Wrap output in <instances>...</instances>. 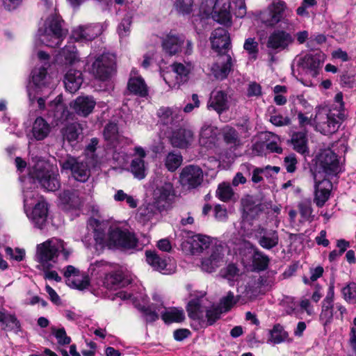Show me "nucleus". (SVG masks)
<instances>
[{"label":"nucleus","mask_w":356,"mask_h":356,"mask_svg":"<svg viewBox=\"0 0 356 356\" xmlns=\"http://www.w3.org/2000/svg\"><path fill=\"white\" fill-rule=\"evenodd\" d=\"M64 276L67 279L68 285L83 290L89 285V279L86 275L81 273L80 270L73 266L69 265L66 267Z\"/></svg>","instance_id":"nucleus-24"},{"label":"nucleus","mask_w":356,"mask_h":356,"mask_svg":"<svg viewBox=\"0 0 356 356\" xmlns=\"http://www.w3.org/2000/svg\"><path fill=\"white\" fill-rule=\"evenodd\" d=\"M223 139L225 143L231 147H236L241 145L238 134L232 127H225L223 130Z\"/></svg>","instance_id":"nucleus-46"},{"label":"nucleus","mask_w":356,"mask_h":356,"mask_svg":"<svg viewBox=\"0 0 356 356\" xmlns=\"http://www.w3.org/2000/svg\"><path fill=\"white\" fill-rule=\"evenodd\" d=\"M47 67L42 66L35 68L32 72L33 86L29 88L28 93L29 99L33 102L36 95L44 92H50L54 88L51 77L47 72Z\"/></svg>","instance_id":"nucleus-5"},{"label":"nucleus","mask_w":356,"mask_h":356,"mask_svg":"<svg viewBox=\"0 0 356 356\" xmlns=\"http://www.w3.org/2000/svg\"><path fill=\"white\" fill-rule=\"evenodd\" d=\"M270 340L273 343H280L282 342L289 341V334L284 330L283 326L280 324L274 325L270 332Z\"/></svg>","instance_id":"nucleus-48"},{"label":"nucleus","mask_w":356,"mask_h":356,"mask_svg":"<svg viewBox=\"0 0 356 356\" xmlns=\"http://www.w3.org/2000/svg\"><path fill=\"white\" fill-rule=\"evenodd\" d=\"M299 212L302 218L307 221L312 222L314 219L312 216L313 209L310 200H305L298 204Z\"/></svg>","instance_id":"nucleus-57"},{"label":"nucleus","mask_w":356,"mask_h":356,"mask_svg":"<svg viewBox=\"0 0 356 356\" xmlns=\"http://www.w3.org/2000/svg\"><path fill=\"white\" fill-rule=\"evenodd\" d=\"M211 47L218 53V56L223 54H229L231 46L228 31L224 28L216 29L210 37Z\"/></svg>","instance_id":"nucleus-14"},{"label":"nucleus","mask_w":356,"mask_h":356,"mask_svg":"<svg viewBox=\"0 0 356 356\" xmlns=\"http://www.w3.org/2000/svg\"><path fill=\"white\" fill-rule=\"evenodd\" d=\"M31 179L37 181L41 188L47 191H56L60 186L58 174L56 172L49 170L42 165L38 163L31 172Z\"/></svg>","instance_id":"nucleus-7"},{"label":"nucleus","mask_w":356,"mask_h":356,"mask_svg":"<svg viewBox=\"0 0 356 356\" xmlns=\"http://www.w3.org/2000/svg\"><path fill=\"white\" fill-rule=\"evenodd\" d=\"M291 140L293 149L296 152L302 154L308 152L307 136L306 131L294 132L291 136Z\"/></svg>","instance_id":"nucleus-42"},{"label":"nucleus","mask_w":356,"mask_h":356,"mask_svg":"<svg viewBox=\"0 0 356 356\" xmlns=\"http://www.w3.org/2000/svg\"><path fill=\"white\" fill-rule=\"evenodd\" d=\"M318 173L325 177H333L341 171L339 157L331 149L321 151L317 158Z\"/></svg>","instance_id":"nucleus-6"},{"label":"nucleus","mask_w":356,"mask_h":356,"mask_svg":"<svg viewBox=\"0 0 356 356\" xmlns=\"http://www.w3.org/2000/svg\"><path fill=\"white\" fill-rule=\"evenodd\" d=\"M225 263L224 248L222 245H215L211 249L210 255L205 257L202 261V269L206 272L211 273Z\"/></svg>","instance_id":"nucleus-19"},{"label":"nucleus","mask_w":356,"mask_h":356,"mask_svg":"<svg viewBox=\"0 0 356 356\" xmlns=\"http://www.w3.org/2000/svg\"><path fill=\"white\" fill-rule=\"evenodd\" d=\"M113 198L116 202L125 201L127 205L131 209H135L138 206V200L134 196L127 194L123 190H118Z\"/></svg>","instance_id":"nucleus-53"},{"label":"nucleus","mask_w":356,"mask_h":356,"mask_svg":"<svg viewBox=\"0 0 356 356\" xmlns=\"http://www.w3.org/2000/svg\"><path fill=\"white\" fill-rule=\"evenodd\" d=\"M60 253H63L65 259H67L70 252L65 248L63 241L51 238L37 245L35 260L41 268H52L57 263Z\"/></svg>","instance_id":"nucleus-2"},{"label":"nucleus","mask_w":356,"mask_h":356,"mask_svg":"<svg viewBox=\"0 0 356 356\" xmlns=\"http://www.w3.org/2000/svg\"><path fill=\"white\" fill-rule=\"evenodd\" d=\"M115 60L112 55L103 54L97 56L92 64L90 73L101 81L109 79L114 70Z\"/></svg>","instance_id":"nucleus-8"},{"label":"nucleus","mask_w":356,"mask_h":356,"mask_svg":"<svg viewBox=\"0 0 356 356\" xmlns=\"http://www.w3.org/2000/svg\"><path fill=\"white\" fill-rule=\"evenodd\" d=\"M67 110L62 101L61 96H57L54 100L51 102L48 106V114L56 120H60L66 115Z\"/></svg>","instance_id":"nucleus-41"},{"label":"nucleus","mask_w":356,"mask_h":356,"mask_svg":"<svg viewBox=\"0 0 356 356\" xmlns=\"http://www.w3.org/2000/svg\"><path fill=\"white\" fill-rule=\"evenodd\" d=\"M216 129L209 124H204L199 134V144L206 149H212L216 147L218 141Z\"/></svg>","instance_id":"nucleus-29"},{"label":"nucleus","mask_w":356,"mask_h":356,"mask_svg":"<svg viewBox=\"0 0 356 356\" xmlns=\"http://www.w3.org/2000/svg\"><path fill=\"white\" fill-rule=\"evenodd\" d=\"M193 0H176L175 6L177 10L183 14H190L193 10Z\"/></svg>","instance_id":"nucleus-59"},{"label":"nucleus","mask_w":356,"mask_h":356,"mask_svg":"<svg viewBox=\"0 0 356 356\" xmlns=\"http://www.w3.org/2000/svg\"><path fill=\"white\" fill-rule=\"evenodd\" d=\"M62 170H70L72 176L76 181L86 182L90 176V170L87 163L81 161L73 156H67L65 160L60 162Z\"/></svg>","instance_id":"nucleus-9"},{"label":"nucleus","mask_w":356,"mask_h":356,"mask_svg":"<svg viewBox=\"0 0 356 356\" xmlns=\"http://www.w3.org/2000/svg\"><path fill=\"white\" fill-rule=\"evenodd\" d=\"M264 139L266 140V148L271 152L281 154L282 148L279 145L280 138L278 136L271 133L266 132L263 134Z\"/></svg>","instance_id":"nucleus-45"},{"label":"nucleus","mask_w":356,"mask_h":356,"mask_svg":"<svg viewBox=\"0 0 356 356\" xmlns=\"http://www.w3.org/2000/svg\"><path fill=\"white\" fill-rule=\"evenodd\" d=\"M147 262L156 270L163 274H170L173 272V266L168 263L165 257H162L156 252L146 251Z\"/></svg>","instance_id":"nucleus-28"},{"label":"nucleus","mask_w":356,"mask_h":356,"mask_svg":"<svg viewBox=\"0 0 356 356\" xmlns=\"http://www.w3.org/2000/svg\"><path fill=\"white\" fill-rule=\"evenodd\" d=\"M208 109H213L218 114L229 108L227 94L222 90L213 91L207 103Z\"/></svg>","instance_id":"nucleus-26"},{"label":"nucleus","mask_w":356,"mask_h":356,"mask_svg":"<svg viewBox=\"0 0 356 356\" xmlns=\"http://www.w3.org/2000/svg\"><path fill=\"white\" fill-rule=\"evenodd\" d=\"M63 21L58 17H49L38 32L39 41L45 46L55 48L58 47L67 35V30L62 27Z\"/></svg>","instance_id":"nucleus-3"},{"label":"nucleus","mask_w":356,"mask_h":356,"mask_svg":"<svg viewBox=\"0 0 356 356\" xmlns=\"http://www.w3.org/2000/svg\"><path fill=\"white\" fill-rule=\"evenodd\" d=\"M127 284L128 282L124 278L123 272L120 270L106 274L104 280L105 287L111 290H116L118 288L124 286Z\"/></svg>","instance_id":"nucleus-35"},{"label":"nucleus","mask_w":356,"mask_h":356,"mask_svg":"<svg viewBox=\"0 0 356 356\" xmlns=\"http://www.w3.org/2000/svg\"><path fill=\"white\" fill-rule=\"evenodd\" d=\"M344 300L350 304H356V283L351 282L348 283L341 289Z\"/></svg>","instance_id":"nucleus-52"},{"label":"nucleus","mask_w":356,"mask_h":356,"mask_svg":"<svg viewBox=\"0 0 356 356\" xmlns=\"http://www.w3.org/2000/svg\"><path fill=\"white\" fill-rule=\"evenodd\" d=\"M243 48L252 58H257L259 49L258 42L254 38H249L246 39L243 44Z\"/></svg>","instance_id":"nucleus-60"},{"label":"nucleus","mask_w":356,"mask_h":356,"mask_svg":"<svg viewBox=\"0 0 356 356\" xmlns=\"http://www.w3.org/2000/svg\"><path fill=\"white\" fill-rule=\"evenodd\" d=\"M204 178L202 168L197 165L185 166L179 175V181L182 186L188 189H194L200 186Z\"/></svg>","instance_id":"nucleus-10"},{"label":"nucleus","mask_w":356,"mask_h":356,"mask_svg":"<svg viewBox=\"0 0 356 356\" xmlns=\"http://www.w3.org/2000/svg\"><path fill=\"white\" fill-rule=\"evenodd\" d=\"M161 317L165 323L170 324L182 322L185 318V314L181 308L170 307L161 312Z\"/></svg>","instance_id":"nucleus-40"},{"label":"nucleus","mask_w":356,"mask_h":356,"mask_svg":"<svg viewBox=\"0 0 356 356\" xmlns=\"http://www.w3.org/2000/svg\"><path fill=\"white\" fill-rule=\"evenodd\" d=\"M134 156L130 165V170L134 177L143 179L147 175V166L144 159L147 156L146 151L140 146H136L134 149Z\"/></svg>","instance_id":"nucleus-16"},{"label":"nucleus","mask_w":356,"mask_h":356,"mask_svg":"<svg viewBox=\"0 0 356 356\" xmlns=\"http://www.w3.org/2000/svg\"><path fill=\"white\" fill-rule=\"evenodd\" d=\"M346 118V113H337L327 108H320L315 117L316 129L324 135L332 134L337 131Z\"/></svg>","instance_id":"nucleus-4"},{"label":"nucleus","mask_w":356,"mask_h":356,"mask_svg":"<svg viewBox=\"0 0 356 356\" xmlns=\"http://www.w3.org/2000/svg\"><path fill=\"white\" fill-rule=\"evenodd\" d=\"M314 202L316 205L321 208L330 197L331 191L332 189V182L326 178L321 181L317 180V174H314Z\"/></svg>","instance_id":"nucleus-15"},{"label":"nucleus","mask_w":356,"mask_h":356,"mask_svg":"<svg viewBox=\"0 0 356 356\" xmlns=\"http://www.w3.org/2000/svg\"><path fill=\"white\" fill-rule=\"evenodd\" d=\"M172 72L175 74V82L171 83L164 76V80L169 86L175 87L176 85L186 83L189 79V74L194 69V65L191 62L178 63L175 62L171 65Z\"/></svg>","instance_id":"nucleus-22"},{"label":"nucleus","mask_w":356,"mask_h":356,"mask_svg":"<svg viewBox=\"0 0 356 356\" xmlns=\"http://www.w3.org/2000/svg\"><path fill=\"white\" fill-rule=\"evenodd\" d=\"M325 60V56L323 52L307 54L299 58L298 65L307 74L315 77L319 74Z\"/></svg>","instance_id":"nucleus-12"},{"label":"nucleus","mask_w":356,"mask_h":356,"mask_svg":"<svg viewBox=\"0 0 356 356\" xmlns=\"http://www.w3.org/2000/svg\"><path fill=\"white\" fill-rule=\"evenodd\" d=\"M60 199L67 209H79L83 202V200L77 190L65 191L60 195Z\"/></svg>","instance_id":"nucleus-34"},{"label":"nucleus","mask_w":356,"mask_h":356,"mask_svg":"<svg viewBox=\"0 0 356 356\" xmlns=\"http://www.w3.org/2000/svg\"><path fill=\"white\" fill-rule=\"evenodd\" d=\"M334 304L322 302L319 319L321 323L326 326L331 323L333 319Z\"/></svg>","instance_id":"nucleus-51"},{"label":"nucleus","mask_w":356,"mask_h":356,"mask_svg":"<svg viewBox=\"0 0 356 356\" xmlns=\"http://www.w3.org/2000/svg\"><path fill=\"white\" fill-rule=\"evenodd\" d=\"M90 225L94 227V238L102 247L108 248H120L123 250L134 249L137 247L138 239L129 232L119 228L111 229L106 238L104 224L95 219L90 221Z\"/></svg>","instance_id":"nucleus-1"},{"label":"nucleus","mask_w":356,"mask_h":356,"mask_svg":"<svg viewBox=\"0 0 356 356\" xmlns=\"http://www.w3.org/2000/svg\"><path fill=\"white\" fill-rule=\"evenodd\" d=\"M83 83L82 73L80 70L70 69L65 76L64 83L67 90L71 93L76 92Z\"/></svg>","instance_id":"nucleus-36"},{"label":"nucleus","mask_w":356,"mask_h":356,"mask_svg":"<svg viewBox=\"0 0 356 356\" xmlns=\"http://www.w3.org/2000/svg\"><path fill=\"white\" fill-rule=\"evenodd\" d=\"M132 22V17L130 15L127 14L122 19L121 22L118 27V33L121 39L129 35L131 32V25Z\"/></svg>","instance_id":"nucleus-55"},{"label":"nucleus","mask_w":356,"mask_h":356,"mask_svg":"<svg viewBox=\"0 0 356 356\" xmlns=\"http://www.w3.org/2000/svg\"><path fill=\"white\" fill-rule=\"evenodd\" d=\"M59 56L64 58L66 63L72 64L77 58V51L75 45L69 42L60 51Z\"/></svg>","instance_id":"nucleus-47"},{"label":"nucleus","mask_w":356,"mask_h":356,"mask_svg":"<svg viewBox=\"0 0 356 356\" xmlns=\"http://www.w3.org/2000/svg\"><path fill=\"white\" fill-rule=\"evenodd\" d=\"M184 42V35L170 33L162 41L163 50L170 56L176 55L181 51Z\"/></svg>","instance_id":"nucleus-27"},{"label":"nucleus","mask_w":356,"mask_h":356,"mask_svg":"<svg viewBox=\"0 0 356 356\" xmlns=\"http://www.w3.org/2000/svg\"><path fill=\"white\" fill-rule=\"evenodd\" d=\"M53 333L60 345H67L71 342L70 337L67 336L66 332L63 327L59 329H53Z\"/></svg>","instance_id":"nucleus-63"},{"label":"nucleus","mask_w":356,"mask_h":356,"mask_svg":"<svg viewBox=\"0 0 356 356\" xmlns=\"http://www.w3.org/2000/svg\"><path fill=\"white\" fill-rule=\"evenodd\" d=\"M81 133V128L79 124L76 123L67 125L63 131L64 138L69 142L76 141Z\"/></svg>","instance_id":"nucleus-50"},{"label":"nucleus","mask_w":356,"mask_h":356,"mask_svg":"<svg viewBox=\"0 0 356 356\" xmlns=\"http://www.w3.org/2000/svg\"><path fill=\"white\" fill-rule=\"evenodd\" d=\"M127 87L129 91L136 95L144 97L148 94L147 86L144 79L138 75L136 70L131 72Z\"/></svg>","instance_id":"nucleus-30"},{"label":"nucleus","mask_w":356,"mask_h":356,"mask_svg":"<svg viewBox=\"0 0 356 356\" xmlns=\"http://www.w3.org/2000/svg\"><path fill=\"white\" fill-rule=\"evenodd\" d=\"M102 31V26L98 23L81 25L73 29L72 38L76 42H87L99 35Z\"/></svg>","instance_id":"nucleus-13"},{"label":"nucleus","mask_w":356,"mask_h":356,"mask_svg":"<svg viewBox=\"0 0 356 356\" xmlns=\"http://www.w3.org/2000/svg\"><path fill=\"white\" fill-rule=\"evenodd\" d=\"M5 252L7 256L11 259H14L17 261H21L25 257V251L23 249L15 248L13 250L10 247H7L5 249Z\"/></svg>","instance_id":"nucleus-62"},{"label":"nucleus","mask_w":356,"mask_h":356,"mask_svg":"<svg viewBox=\"0 0 356 356\" xmlns=\"http://www.w3.org/2000/svg\"><path fill=\"white\" fill-rule=\"evenodd\" d=\"M224 313L218 306H212L209 307L208 305L205 310L206 317L209 325H213L218 318L221 314Z\"/></svg>","instance_id":"nucleus-58"},{"label":"nucleus","mask_w":356,"mask_h":356,"mask_svg":"<svg viewBox=\"0 0 356 356\" xmlns=\"http://www.w3.org/2000/svg\"><path fill=\"white\" fill-rule=\"evenodd\" d=\"M48 214L47 204L45 202H38L33 209L31 213L29 216L34 225L42 229L46 225Z\"/></svg>","instance_id":"nucleus-32"},{"label":"nucleus","mask_w":356,"mask_h":356,"mask_svg":"<svg viewBox=\"0 0 356 356\" xmlns=\"http://www.w3.org/2000/svg\"><path fill=\"white\" fill-rule=\"evenodd\" d=\"M275 283V277L273 273H268L260 276L254 284V295L264 294L269 291Z\"/></svg>","instance_id":"nucleus-38"},{"label":"nucleus","mask_w":356,"mask_h":356,"mask_svg":"<svg viewBox=\"0 0 356 356\" xmlns=\"http://www.w3.org/2000/svg\"><path fill=\"white\" fill-rule=\"evenodd\" d=\"M195 141V134L193 130L188 128L181 127L172 132L170 142L174 147L187 149Z\"/></svg>","instance_id":"nucleus-17"},{"label":"nucleus","mask_w":356,"mask_h":356,"mask_svg":"<svg viewBox=\"0 0 356 356\" xmlns=\"http://www.w3.org/2000/svg\"><path fill=\"white\" fill-rule=\"evenodd\" d=\"M95 104L92 97L81 96L74 100L72 107L78 115L86 117L92 113Z\"/></svg>","instance_id":"nucleus-33"},{"label":"nucleus","mask_w":356,"mask_h":356,"mask_svg":"<svg viewBox=\"0 0 356 356\" xmlns=\"http://www.w3.org/2000/svg\"><path fill=\"white\" fill-rule=\"evenodd\" d=\"M180 113L179 108L161 107L157 111V116L162 124H169L180 120Z\"/></svg>","instance_id":"nucleus-39"},{"label":"nucleus","mask_w":356,"mask_h":356,"mask_svg":"<svg viewBox=\"0 0 356 356\" xmlns=\"http://www.w3.org/2000/svg\"><path fill=\"white\" fill-rule=\"evenodd\" d=\"M330 110H333V111L337 113H345V107L344 102L343 101V93L339 92L336 94L334 97V104L332 106Z\"/></svg>","instance_id":"nucleus-64"},{"label":"nucleus","mask_w":356,"mask_h":356,"mask_svg":"<svg viewBox=\"0 0 356 356\" xmlns=\"http://www.w3.org/2000/svg\"><path fill=\"white\" fill-rule=\"evenodd\" d=\"M281 305L284 308L285 313L288 315L294 314L297 307L294 298L291 296L284 297L282 300Z\"/></svg>","instance_id":"nucleus-61"},{"label":"nucleus","mask_w":356,"mask_h":356,"mask_svg":"<svg viewBox=\"0 0 356 356\" xmlns=\"http://www.w3.org/2000/svg\"><path fill=\"white\" fill-rule=\"evenodd\" d=\"M183 157L179 152H170L164 159L165 168L170 172H175L182 163Z\"/></svg>","instance_id":"nucleus-44"},{"label":"nucleus","mask_w":356,"mask_h":356,"mask_svg":"<svg viewBox=\"0 0 356 356\" xmlns=\"http://www.w3.org/2000/svg\"><path fill=\"white\" fill-rule=\"evenodd\" d=\"M238 296H234L233 292L229 291L226 296H223L220 299L218 306L224 313H226L231 310V309L238 302Z\"/></svg>","instance_id":"nucleus-49"},{"label":"nucleus","mask_w":356,"mask_h":356,"mask_svg":"<svg viewBox=\"0 0 356 356\" xmlns=\"http://www.w3.org/2000/svg\"><path fill=\"white\" fill-rule=\"evenodd\" d=\"M234 195L232 188L229 184L222 183L219 184L217 191L216 196L219 200L223 202L230 200Z\"/></svg>","instance_id":"nucleus-54"},{"label":"nucleus","mask_w":356,"mask_h":356,"mask_svg":"<svg viewBox=\"0 0 356 356\" xmlns=\"http://www.w3.org/2000/svg\"><path fill=\"white\" fill-rule=\"evenodd\" d=\"M51 131L50 124L42 117L37 118L32 126V136L36 140H42L48 136Z\"/></svg>","instance_id":"nucleus-37"},{"label":"nucleus","mask_w":356,"mask_h":356,"mask_svg":"<svg viewBox=\"0 0 356 356\" xmlns=\"http://www.w3.org/2000/svg\"><path fill=\"white\" fill-rule=\"evenodd\" d=\"M230 8L229 0H216L211 13L212 18L220 24L229 23L232 17Z\"/></svg>","instance_id":"nucleus-25"},{"label":"nucleus","mask_w":356,"mask_h":356,"mask_svg":"<svg viewBox=\"0 0 356 356\" xmlns=\"http://www.w3.org/2000/svg\"><path fill=\"white\" fill-rule=\"evenodd\" d=\"M104 137L109 145L115 147L120 138L117 124L113 122L107 124L104 130Z\"/></svg>","instance_id":"nucleus-43"},{"label":"nucleus","mask_w":356,"mask_h":356,"mask_svg":"<svg viewBox=\"0 0 356 356\" xmlns=\"http://www.w3.org/2000/svg\"><path fill=\"white\" fill-rule=\"evenodd\" d=\"M173 192V186L169 182L164 183L154 191V202L159 210H163L170 204Z\"/></svg>","instance_id":"nucleus-20"},{"label":"nucleus","mask_w":356,"mask_h":356,"mask_svg":"<svg viewBox=\"0 0 356 356\" xmlns=\"http://www.w3.org/2000/svg\"><path fill=\"white\" fill-rule=\"evenodd\" d=\"M161 306H163V304H161L159 306H156L152 304L147 307H143L142 309L145 321L147 323H153L159 319V314L156 312V310L159 312Z\"/></svg>","instance_id":"nucleus-56"},{"label":"nucleus","mask_w":356,"mask_h":356,"mask_svg":"<svg viewBox=\"0 0 356 356\" xmlns=\"http://www.w3.org/2000/svg\"><path fill=\"white\" fill-rule=\"evenodd\" d=\"M255 234L259 244L264 249L270 250L278 245L279 235L276 230L267 229L259 225L255 229Z\"/></svg>","instance_id":"nucleus-21"},{"label":"nucleus","mask_w":356,"mask_h":356,"mask_svg":"<svg viewBox=\"0 0 356 356\" xmlns=\"http://www.w3.org/2000/svg\"><path fill=\"white\" fill-rule=\"evenodd\" d=\"M293 41L292 35L289 33L282 30H275L268 37L267 47L276 51H282Z\"/></svg>","instance_id":"nucleus-23"},{"label":"nucleus","mask_w":356,"mask_h":356,"mask_svg":"<svg viewBox=\"0 0 356 356\" xmlns=\"http://www.w3.org/2000/svg\"><path fill=\"white\" fill-rule=\"evenodd\" d=\"M289 15V10L284 1L273 3L267 12L261 15V21L267 26H273L281 21H284Z\"/></svg>","instance_id":"nucleus-11"},{"label":"nucleus","mask_w":356,"mask_h":356,"mask_svg":"<svg viewBox=\"0 0 356 356\" xmlns=\"http://www.w3.org/2000/svg\"><path fill=\"white\" fill-rule=\"evenodd\" d=\"M208 301L204 297L192 299L188 303L186 310L189 318L194 320H200L204 317Z\"/></svg>","instance_id":"nucleus-31"},{"label":"nucleus","mask_w":356,"mask_h":356,"mask_svg":"<svg viewBox=\"0 0 356 356\" xmlns=\"http://www.w3.org/2000/svg\"><path fill=\"white\" fill-rule=\"evenodd\" d=\"M234 61L230 54H221L211 66V72L216 79L223 80L232 71Z\"/></svg>","instance_id":"nucleus-18"}]
</instances>
